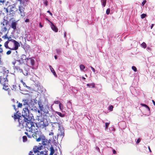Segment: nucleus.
Returning <instances> with one entry per match:
<instances>
[{
    "mask_svg": "<svg viewBox=\"0 0 155 155\" xmlns=\"http://www.w3.org/2000/svg\"><path fill=\"white\" fill-rule=\"evenodd\" d=\"M87 85L89 87H90L91 86H92V88H94L95 87V84L94 83H93L91 84H87Z\"/></svg>",
    "mask_w": 155,
    "mask_h": 155,
    "instance_id": "26",
    "label": "nucleus"
},
{
    "mask_svg": "<svg viewBox=\"0 0 155 155\" xmlns=\"http://www.w3.org/2000/svg\"><path fill=\"white\" fill-rule=\"evenodd\" d=\"M46 20L48 21V22H49L50 23H51H51H52L51 21L48 18H46Z\"/></svg>",
    "mask_w": 155,
    "mask_h": 155,
    "instance_id": "58",
    "label": "nucleus"
},
{
    "mask_svg": "<svg viewBox=\"0 0 155 155\" xmlns=\"http://www.w3.org/2000/svg\"><path fill=\"white\" fill-rule=\"evenodd\" d=\"M148 149H149V151L150 153H151L152 152V151H151V149H150V147L149 146L148 147Z\"/></svg>",
    "mask_w": 155,
    "mask_h": 155,
    "instance_id": "61",
    "label": "nucleus"
},
{
    "mask_svg": "<svg viewBox=\"0 0 155 155\" xmlns=\"http://www.w3.org/2000/svg\"><path fill=\"white\" fill-rule=\"evenodd\" d=\"M141 46H142V47L144 48H146L147 47V45L146 44V43H145L144 42H143L141 44Z\"/></svg>",
    "mask_w": 155,
    "mask_h": 155,
    "instance_id": "29",
    "label": "nucleus"
},
{
    "mask_svg": "<svg viewBox=\"0 0 155 155\" xmlns=\"http://www.w3.org/2000/svg\"><path fill=\"white\" fill-rule=\"evenodd\" d=\"M17 103H18V105H17V107H18L21 108L22 106V103H18V101H17Z\"/></svg>",
    "mask_w": 155,
    "mask_h": 155,
    "instance_id": "31",
    "label": "nucleus"
},
{
    "mask_svg": "<svg viewBox=\"0 0 155 155\" xmlns=\"http://www.w3.org/2000/svg\"><path fill=\"white\" fill-rule=\"evenodd\" d=\"M5 1V0H0V3H2L3 4Z\"/></svg>",
    "mask_w": 155,
    "mask_h": 155,
    "instance_id": "45",
    "label": "nucleus"
},
{
    "mask_svg": "<svg viewBox=\"0 0 155 155\" xmlns=\"http://www.w3.org/2000/svg\"><path fill=\"white\" fill-rule=\"evenodd\" d=\"M14 8V6L11 7L9 10V15H11L12 16H14L15 14V11H14L12 9Z\"/></svg>",
    "mask_w": 155,
    "mask_h": 155,
    "instance_id": "15",
    "label": "nucleus"
},
{
    "mask_svg": "<svg viewBox=\"0 0 155 155\" xmlns=\"http://www.w3.org/2000/svg\"><path fill=\"white\" fill-rule=\"evenodd\" d=\"M17 25V23H16V22L13 21L12 22L11 24V28H13L14 30H15L16 29Z\"/></svg>",
    "mask_w": 155,
    "mask_h": 155,
    "instance_id": "16",
    "label": "nucleus"
},
{
    "mask_svg": "<svg viewBox=\"0 0 155 155\" xmlns=\"http://www.w3.org/2000/svg\"><path fill=\"white\" fill-rule=\"evenodd\" d=\"M8 37L7 36V34H6L5 35L3 36L2 37V38L5 39H7L8 38Z\"/></svg>",
    "mask_w": 155,
    "mask_h": 155,
    "instance_id": "33",
    "label": "nucleus"
},
{
    "mask_svg": "<svg viewBox=\"0 0 155 155\" xmlns=\"http://www.w3.org/2000/svg\"><path fill=\"white\" fill-rule=\"evenodd\" d=\"M21 81L22 83L24 86H25H25L27 87L26 84L22 80H21Z\"/></svg>",
    "mask_w": 155,
    "mask_h": 155,
    "instance_id": "53",
    "label": "nucleus"
},
{
    "mask_svg": "<svg viewBox=\"0 0 155 155\" xmlns=\"http://www.w3.org/2000/svg\"><path fill=\"white\" fill-rule=\"evenodd\" d=\"M80 68L81 70H83L85 68V66L83 64H81L80 65Z\"/></svg>",
    "mask_w": 155,
    "mask_h": 155,
    "instance_id": "32",
    "label": "nucleus"
},
{
    "mask_svg": "<svg viewBox=\"0 0 155 155\" xmlns=\"http://www.w3.org/2000/svg\"><path fill=\"white\" fill-rule=\"evenodd\" d=\"M140 140H140V138H138L137 139V141H136V143H137V144L139 143L140 142Z\"/></svg>",
    "mask_w": 155,
    "mask_h": 155,
    "instance_id": "44",
    "label": "nucleus"
},
{
    "mask_svg": "<svg viewBox=\"0 0 155 155\" xmlns=\"http://www.w3.org/2000/svg\"><path fill=\"white\" fill-rule=\"evenodd\" d=\"M153 25H154V24H152V25L151 26V29H152L153 28Z\"/></svg>",
    "mask_w": 155,
    "mask_h": 155,
    "instance_id": "64",
    "label": "nucleus"
},
{
    "mask_svg": "<svg viewBox=\"0 0 155 155\" xmlns=\"http://www.w3.org/2000/svg\"><path fill=\"white\" fill-rule=\"evenodd\" d=\"M23 141L24 142H26L27 141V138L26 136H23L22 137Z\"/></svg>",
    "mask_w": 155,
    "mask_h": 155,
    "instance_id": "28",
    "label": "nucleus"
},
{
    "mask_svg": "<svg viewBox=\"0 0 155 155\" xmlns=\"http://www.w3.org/2000/svg\"><path fill=\"white\" fill-rule=\"evenodd\" d=\"M4 46L6 48H8L12 50H16L20 46L19 43L16 40L11 39L10 36L8 38V41L4 44Z\"/></svg>",
    "mask_w": 155,
    "mask_h": 155,
    "instance_id": "2",
    "label": "nucleus"
},
{
    "mask_svg": "<svg viewBox=\"0 0 155 155\" xmlns=\"http://www.w3.org/2000/svg\"><path fill=\"white\" fill-rule=\"evenodd\" d=\"M140 105L142 106L145 107V108H147V111L149 112H150V108L146 104H143V103H141L140 104Z\"/></svg>",
    "mask_w": 155,
    "mask_h": 155,
    "instance_id": "23",
    "label": "nucleus"
},
{
    "mask_svg": "<svg viewBox=\"0 0 155 155\" xmlns=\"http://www.w3.org/2000/svg\"><path fill=\"white\" fill-rule=\"evenodd\" d=\"M140 105L142 106L145 107V108H147V111L149 112H150V108L146 104H143V103H141L140 104Z\"/></svg>",
    "mask_w": 155,
    "mask_h": 155,
    "instance_id": "22",
    "label": "nucleus"
},
{
    "mask_svg": "<svg viewBox=\"0 0 155 155\" xmlns=\"http://www.w3.org/2000/svg\"><path fill=\"white\" fill-rule=\"evenodd\" d=\"M109 124V123L106 122L105 123V126H108Z\"/></svg>",
    "mask_w": 155,
    "mask_h": 155,
    "instance_id": "62",
    "label": "nucleus"
},
{
    "mask_svg": "<svg viewBox=\"0 0 155 155\" xmlns=\"http://www.w3.org/2000/svg\"><path fill=\"white\" fill-rule=\"evenodd\" d=\"M22 102H23V105L25 107H30V102L28 99H23L22 100Z\"/></svg>",
    "mask_w": 155,
    "mask_h": 155,
    "instance_id": "10",
    "label": "nucleus"
},
{
    "mask_svg": "<svg viewBox=\"0 0 155 155\" xmlns=\"http://www.w3.org/2000/svg\"><path fill=\"white\" fill-rule=\"evenodd\" d=\"M42 143L43 145L44 146L45 148H48L49 147H50V145L51 144V143L50 142L49 140L46 139H42Z\"/></svg>",
    "mask_w": 155,
    "mask_h": 155,
    "instance_id": "7",
    "label": "nucleus"
},
{
    "mask_svg": "<svg viewBox=\"0 0 155 155\" xmlns=\"http://www.w3.org/2000/svg\"><path fill=\"white\" fill-rule=\"evenodd\" d=\"M152 101L153 104L155 106V101H154V100H152Z\"/></svg>",
    "mask_w": 155,
    "mask_h": 155,
    "instance_id": "63",
    "label": "nucleus"
},
{
    "mask_svg": "<svg viewBox=\"0 0 155 155\" xmlns=\"http://www.w3.org/2000/svg\"><path fill=\"white\" fill-rule=\"evenodd\" d=\"M4 9L5 10L4 12H5L7 14L8 13V8H4Z\"/></svg>",
    "mask_w": 155,
    "mask_h": 155,
    "instance_id": "40",
    "label": "nucleus"
},
{
    "mask_svg": "<svg viewBox=\"0 0 155 155\" xmlns=\"http://www.w3.org/2000/svg\"><path fill=\"white\" fill-rule=\"evenodd\" d=\"M28 59L30 60V64L32 65L33 66L35 64V61L33 59H32L31 58H28Z\"/></svg>",
    "mask_w": 155,
    "mask_h": 155,
    "instance_id": "25",
    "label": "nucleus"
},
{
    "mask_svg": "<svg viewBox=\"0 0 155 155\" xmlns=\"http://www.w3.org/2000/svg\"><path fill=\"white\" fill-rule=\"evenodd\" d=\"M39 27L40 28H42L43 27V26L41 25V24L40 22L39 23Z\"/></svg>",
    "mask_w": 155,
    "mask_h": 155,
    "instance_id": "60",
    "label": "nucleus"
},
{
    "mask_svg": "<svg viewBox=\"0 0 155 155\" xmlns=\"http://www.w3.org/2000/svg\"><path fill=\"white\" fill-rule=\"evenodd\" d=\"M44 4L46 6H47L48 5V2L47 0H45L44 2Z\"/></svg>",
    "mask_w": 155,
    "mask_h": 155,
    "instance_id": "49",
    "label": "nucleus"
},
{
    "mask_svg": "<svg viewBox=\"0 0 155 155\" xmlns=\"http://www.w3.org/2000/svg\"><path fill=\"white\" fill-rule=\"evenodd\" d=\"M47 12L49 13L51 16H52V14L49 11H47Z\"/></svg>",
    "mask_w": 155,
    "mask_h": 155,
    "instance_id": "52",
    "label": "nucleus"
},
{
    "mask_svg": "<svg viewBox=\"0 0 155 155\" xmlns=\"http://www.w3.org/2000/svg\"><path fill=\"white\" fill-rule=\"evenodd\" d=\"M90 67L91 68V70L93 71V72L94 73H95V70L94 68H93L91 66H90Z\"/></svg>",
    "mask_w": 155,
    "mask_h": 155,
    "instance_id": "48",
    "label": "nucleus"
},
{
    "mask_svg": "<svg viewBox=\"0 0 155 155\" xmlns=\"http://www.w3.org/2000/svg\"><path fill=\"white\" fill-rule=\"evenodd\" d=\"M43 111L44 112V113L45 114H48L49 113V111L48 110L45 109H44V110H43Z\"/></svg>",
    "mask_w": 155,
    "mask_h": 155,
    "instance_id": "36",
    "label": "nucleus"
},
{
    "mask_svg": "<svg viewBox=\"0 0 155 155\" xmlns=\"http://www.w3.org/2000/svg\"><path fill=\"white\" fill-rule=\"evenodd\" d=\"M59 107L60 109L61 110H62L63 109V106L61 103H60L59 104Z\"/></svg>",
    "mask_w": 155,
    "mask_h": 155,
    "instance_id": "37",
    "label": "nucleus"
},
{
    "mask_svg": "<svg viewBox=\"0 0 155 155\" xmlns=\"http://www.w3.org/2000/svg\"><path fill=\"white\" fill-rule=\"evenodd\" d=\"M59 102H60L59 101H54V103L55 104H58Z\"/></svg>",
    "mask_w": 155,
    "mask_h": 155,
    "instance_id": "54",
    "label": "nucleus"
},
{
    "mask_svg": "<svg viewBox=\"0 0 155 155\" xmlns=\"http://www.w3.org/2000/svg\"><path fill=\"white\" fill-rule=\"evenodd\" d=\"M29 21V19H26L25 20V22H28Z\"/></svg>",
    "mask_w": 155,
    "mask_h": 155,
    "instance_id": "59",
    "label": "nucleus"
},
{
    "mask_svg": "<svg viewBox=\"0 0 155 155\" xmlns=\"http://www.w3.org/2000/svg\"><path fill=\"white\" fill-rule=\"evenodd\" d=\"M8 82H7L6 83H5V84H4L2 83H0L3 86V89L5 90H7L9 88V87L7 85L8 84Z\"/></svg>",
    "mask_w": 155,
    "mask_h": 155,
    "instance_id": "18",
    "label": "nucleus"
},
{
    "mask_svg": "<svg viewBox=\"0 0 155 155\" xmlns=\"http://www.w3.org/2000/svg\"><path fill=\"white\" fill-rule=\"evenodd\" d=\"M49 148L50 153L49 155H53L54 153V148L52 145H51V147H49Z\"/></svg>",
    "mask_w": 155,
    "mask_h": 155,
    "instance_id": "19",
    "label": "nucleus"
},
{
    "mask_svg": "<svg viewBox=\"0 0 155 155\" xmlns=\"http://www.w3.org/2000/svg\"><path fill=\"white\" fill-rule=\"evenodd\" d=\"M12 106L13 107H14V109L15 110H16V106H15V105H12Z\"/></svg>",
    "mask_w": 155,
    "mask_h": 155,
    "instance_id": "57",
    "label": "nucleus"
},
{
    "mask_svg": "<svg viewBox=\"0 0 155 155\" xmlns=\"http://www.w3.org/2000/svg\"><path fill=\"white\" fill-rule=\"evenodd\" d=\"M12 90H16V86L15 85H13L11 87Z\"/></svg>",
    "mask_w": 155,
    "mask_h": 155,
    "instance_id": "34",
    "label": "nucleus"
},
{
    "mask_svg": "<svg viewBox=\"0 0 155 155\" xmlns=\"http://www.w3.org/2000/svg\"><path fill=\"white\" fill-rule=\"evenodd\" d=\"M113 106L112 105H111L109 107V110L110 111H112L113 110Z\"/></svg>",
    "mask_w": 155,
    "mask_h": 155,
    "instance_id": "39",
    "label": "nucleus"
},
{
    "mask_svg": "<svg viewBox=\"0 0 155 155\" xmlns=\"http://www.w3.org/2000/svg\"><path fill=\"white\" fill-rule=\"evenodd\" d=\"M16 63V65H17L18 64V63L17 62H16V60L15 61V62H12V64H13L14 66H15V64Z\"/></svg>",
    "mask_w": 155,
    "mask_h": 155,
    "instance_id": "50",
    "label": "nucleus"
},
{
    "mask_svg": "<svg viewBox=\"0 0 155 155\" xmlns=\"http://www.w3.org/2000/svg\"><path fill=\"white\" fill-rule=\"evenodd\" d=\"M48 153L47 152L45 153L44 151H40L38 153H37V155H48Z\"/></svg>",
    "mask_w": 155,
    "mask_h": 155,
    "instance_id": "21",
    "label": "nucleus"
},
{
    "mask_svg": "<svg viewBox=\"0 0 155 155\" xmlns=\"http://www.w3.org/2000/svg\"><path fill=\"white\" fill-rule=\"evenodd\" d=\"M25 9L24 6L23 7L21 5L18 6V10L19 11V14L22 18H23L25 16V12H24Z\"/></svg>",
    "mask_w": 155,
    "mask_h": 155,
    "instance_id": "8",
    "label": "nucleus"
},
{
    "mask_svg": "<svg viewBox=\"0 0 155 155\" xmlns=\"http://www.w3.org/2000/svg\"><path fill=\"white\" fill-rule=\"evenodd\" d=\"M113 153L114 154H115L116 153V150H113Z\"/></svg>",
    "mask_w": 155,
    "mask_h": 155,
    "instance_id": "56",
    "label": "nucleus"
},
{
    "mask_svg": "<svg viewBox=\"0 0 155 155\" xmlns=\"http://www.w3.org/2000/svg\"><path fill=\"white\" fill-rule=\"evenodd\" d=\"M107 0H101V2L102 3V5L103 7H104L106 4Z\"/></svg>",
    "mask_w": 155,
    "mask_h": 155,
    "instance_id": "27",
    "label": "nucleus"
},
{
    "mask_svg": "<svg viewBox=\"0 0 155 155\" xmlns=\"http://www.w3.org/2000/svg\"><path fill=\"white\" fill-rule=\"evenodd\" d=\"M9 73V71L5 67L0 66V83L4 84L8 82L7 77Z\"/></svg>",
    "mask_w": 155,
    "mask_h": 155,
    "instance_id": "3",
    "label": "nucleus"
},
{
    "mask_svg": "<svg viewBox=\"0 0 155 155\" xmlns=\"http://www.w3.org/2000/svg\"><path fill=\"white\" fill-rule=\"evenodd\" d=\"M132 68L135 72L137 71V69L135 66H132Z\"/></svg>",
    "mask_w": 155,
    "mask_h": 155,
    "instance_id": "38",
    "label": "nucleus"
},
{
    "mask_svg": "<svg viewBox=\"0 0 155 155\" xmlns=\"http://www.w3.org/2000/svg\"><path fill=\"white\" fill-rule=\"evenodd\" d=\"M18 112V111L16 113H15L14 116H12V117H13L15 120L18 119V121L20 126H28V125L34 126V123L31 120H28L27 118H23L21 115L17 114Z\"/></svg>",
    "mask_w": 155,
    "mask_h": 155,
    "instance_id": "1",
    "label": "nucleus"
},
{
    "mask_svg": "<svg viewBox=\"0 0 155 155\" xmlns=\"http://www.w3.org/2000/svg\"><path fill=\"white\" fill-rule=\"evenodd\" d=\"M43 149L42 145L39 146H35L33 147V150L34 153H38L40 151L39 150H41Z\"/></svg>",
    "mask_w": 155,
    "mask_h": 155,
    "instance_id": "9",
    "label": "nucleus"
},
{
    "mask_svg": "<svg viewBox=\"0 0 155 155\" xmlns=\"http://www.w3.org/2000/svg\"><path fill=\"white\" fill-rule=\"evenodd\" d=\"M49 68H50V70H51V72L53 74V75L54 76H56L57 74H56V73L55 72L54 70V69L53 68L51 65L49 66Z\"/></svg>",
    "mask_w": 155,
    "mask_h": 155,
    "instance_id": "20",
    "label": "nucleus"
},
{
    "mask_svg": "<svg viewBox=\"0 0 155 155\" xmlns=\"http://www.w3.org/2000/svg\"><path fill=\"white\" fill-rule=\"evenodd\" d=\"M1 52V51H0V52ZM1 64H2V61L1 60V56L0 55V66H2V65H1Z\"/></svg>",
    "mask_w": 155,
    "mask_h": 155,
    "instance_id": "55",
    "label": "nucleus"
},
{
    "mask_svg": "<svg viewBox=\"0 0 155 155\" xmlns=\"http://www.w3.org/2000/svg\"><path fill=\"white\" fill-rule=\"evenodd\" d=\"M58 54L60 53L61 51L59 49H57L56 50Z\"/></svg>",
    "mask_w": 155,
    "mask_h": 155,
    "instance_id": "51",
    "label": "nucleus"
},
{
    "mask_svg": "<svg viewBox=\"0 0 155 155\" xmlns=\"http://www.w3.org/2000/svg\"><path fill=\"white\" fill-rule=\"evenodd\" d=\"M110 12V9L109 8H108L107 9L106 11V13L107 15H109Z\"/></svg>",
    "mask_w": 155,
    "mask_h": 155,
    "instance_id": "41",
    "label": "nucleus"
},
{
    "mask_svg": "<svg viewBox=\"0 0 155 155\" xmlns=\"http://www.w3.org/2000/svg\"><path fill=\"white\" fill-rule=\"evenodd\" d=\"M43 135L40 132L37 131L34 133L32 135V137L36 140L37 142H39L42 139Z\"/></svg>",
    "mask_w": 155,
    "mask_h": 155,
    "instance_id": "4",
    "label": "nucleus"
},
{
    "mask_svg": "<svg viewBox=\"0 0 155 155\" xmlns=\"http://www.w3.org/2000/svg\"><path fill=\"white\" fill-rule=\"evenodd\" d=\"M51 29L55 32H57L58 31V28L52 23H51Z\"/></svg>",
    "mask_w": 155,
    "mask_h": 155,
    "instance_id": "14",
    "label": "nucleus"
},
{
    "mask_svg": "<svg viewBox=\"0 0 155 155\" xmlns=\"http://www.w3.org/2000/svg\"><path fill=\"white\" fill-rule=\"evenodd\" d=\"M16 62L18 63V64H19V65H22V64L25 63V60L23 59L21 57L20 59L16 60Z\"/></svg>",
    "mask_w": 155,
    "mask_h": 155,
    "instance_id": "13",
    "label": "nucleus"
},
{
    "mask_svg": "<svg viewBox=\"0 0 155 155\" xmlns=\"http://www.w3.org/2000/svg\"><path fill=\"white\" fill-rule=\"evenodd\" d=\"M11 51L10 50H8L6 52V54L7 55H9L11 54Z\"/></svg>",
    "mask_w": 155,
    "mask_h": 155,
    "instance_id": "46",
    "label": "nucleus"
},
{
    "mask_svg": "<svg viewBox=\"0 0 155 155\" xmlns=\"http://www.w3.org/2000/svg\"><path fill=\"white\" fill-rule=\"evenodd\" d=\"M146 2V0H144L143 1L142 3V6H143L145 4Z\"/></svg>",
    "mask_w": 155,
    "mask_h": 155,
    "instance_id": "43",
    "label": "nucleus"
},
{
    "mask_svg": "<svg viewBox=\"0 0 155 155\" xmlns=\"http://www.w3.org/2000/svg\"><path fill=\"white\" fill-rule=\"evenodd\" d=\"M3 32L4 31V32H5L7 30V28L6 27H4L3 28Z\"/></svg>",
    "mask_w": 155,
    "mask_h": 155,
    "instance_id": "47",
    "label": "nucleus"
},
{
    "mask_svg": "<svg viewBox=\"0 0 155 155\" xmlns=\"http://www.w3.org/2000/svg\"><path fill=\"white\" fill-rule=\"evenodd\" d=\"M29 108L25 107L23 108L22 112V117L23 118H27V117H29Z\"/></svg>",
    "mask_w": 155,
    "mask_h": 155,
    "instance_id": "6",
    "label": "nucleus"
},
{
    "mask_svg": "<svg viewBox=\"0 0 155 155\" xmlns=\"http://www.w3.org/2000/svg\"><path fill=\"white\" fill-rule=\"evenodd\" d=\"M15 69L16 71L18 72L21 73L23 71L22 69V65H19V64L16 65L15 66Z\"/></svg>",
    "mask_w": 155,
    "mask_h": 155,
    "instance_id": "12",
    "label": "nucleus"
},
{
    "mask_svg": "<svg viewBox=\"0 0 155 155\" xmlns=\"http://www.w3.org/2000/svg\"><path fill=\"white\" fill-rule=\"evenodd\" d=\"M21 57L23 59L25 60V63H24V64L28 65L27 61L28 60V58H26V55L25 54H22Z\"/></svg>",
    "mask_w": 155,
    "mask_h": 155,
    "instance_id": "17",
    "label": "nucleus"
},
{
    "mask_svg": "<svg viewBox=\"0 0 155 155\" xmlns=\"http://www.w3.org/2000/svg\"><path fill=\"white\" fill-rule=\"evenodd\" d=\"M33 151H30L28 154V155H35L33 153Z\"/></svg>",
    "mask_w": 155,
    "mask_h": 155,
    "instance_id": "42",
    "label": "nucleus"
},
{
    "mask_svg": "<svg viewBox=\"0 0 155 155\" xmlns=\"http://www.w3.org/2000/svg\"><path fill=\"white\" fill-rule=\"evenodd\" d=\"M58 132L59 133L58 136H59L61 138H63L64 135L63 127H59Z\"/></svg>",
    "mask_w": 155,
    "mask_h": 155,
    "instance_id": "11",
    "label": "nucleus"
},
{
    "mask_svg": "<svg viewBox=\"0 0 155 155\" xmlns=\"http://www.w3.org/2000/svg\"><path fill=\"white\" fill-rule=\"evenodd\" d=\"M42 113H41L39 116H37L35 122H33L34 124V123L35 124L36 126H46L47 125L44 123V121L43 120H40V119L39 118L40 117H42Z\"/></svg>",
    "mask_w": 155,
    "mask_h": 155,
    "instance_id": "5",
    "label": "nucleus"
},
{
    "mask_svg": "<svg viewBox=\"0 0 155 155\" xmlns=\"http://www.w3.org/2000/svg\"><path fill=\"white\" fill-rule=\"evenodd\" d=\"M55 113L57 114L58 116L61 117H63L65 116V114H62L60 112L58 111H56Z\"/></svg>",
    "mask_w": 155,
    "mask_h": 155,
    "instance_id": "24",
    "label": "nucleus"
},
{
    "mask_svg": "<svg viewBox=\"0 0 155 155\" xmlns=\"http://www.w3.org/2000/svg\"><path fill=\"white\" fill-rule=\"evenodd\" d=\"M147 16L145 14H143L141 15V18L143 19L145 17Z\"/></svg>",
    "mask_w": 155,
    "mask_h": 155,
    "instance_id": "35",
    "label": "nucleus"
},
{
    "mask_svg": "<svg viewBox=\"0 0 155 155\" xmlns=\"http://www.w3.org/2000/svg\"><path fill=\"white\" fill-rule=\"evenodd\" d=\"M38 105H39V108L40 110L41 111H43V109H44L43 105H41L40 104H38Z\"/></svg>",
    "mask_w": 155,
    "mask_h": 155,
    "instance_id": "30",
    "label": "nucleus"
}]
</instances>
